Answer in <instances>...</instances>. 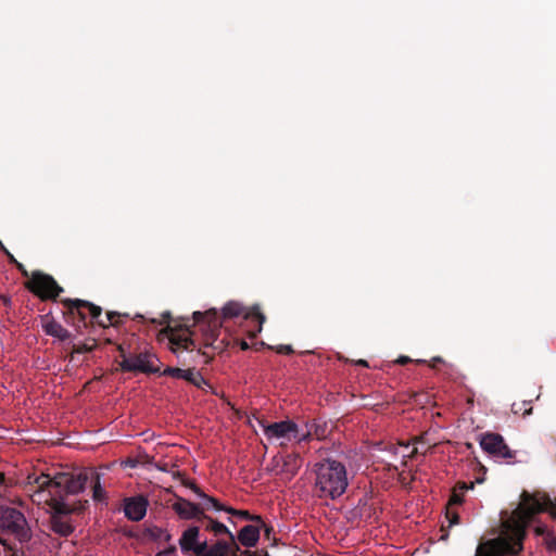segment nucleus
Returning a JSON list of instances; mask_svg holds the SVG:
<instances>
[{
	"label": "nucleus",
	"mask_w": 556,
	"mask_h": 556,
	"mask_svg": "<svg viewBox=\"0 0 556 556\" xmlns=\"http://www.w3.org/2000/svg\"><path fill=\"white\" fill-rule=\"evenodd\" d=\"M239 318L245 321L251 320L256 324L255 329L251 331L252 337H256V334L262 331L265 316L262 314L257 305L247 307L240 302L229 301L223 306L220 314L216 308H210L204 313H193L194 321L197 324H202L201 330L204 336V345L211 346L218 352L224 350V340L216 344L223 321Z\"/></svg>",
	"instance_id": "2"
},
{
	"label": "nucleus",
	"mask_w": 556,
	"mask_h": 556,
	"mask_svg": "<svg viewBox=\"0 0 556 556\" xmlns=\"http://www.w3.org/2000/svg\"><path fill=\"white\" fill-rule=\"evenodd\" d=\"M31 501L38 505H48L51 509L50 528L61 535L68 536L74 527L67 516L77 510L67 504V495H76L83 492L88 480V471H58L28 476Z\"/></svg>",
	"instance_id": "1"
},
{
	"label": "nucleus",
	"mask_w": 556,
	"mask_h": 556,
	"mask_svg": "<svg viewBox=\"0 0 556 556\" xmlns=\"http://www.w3.org/2000/svg\"><path fill=\"white\" fill-rule=\"evenodd\" d=\"M480 446L485 453L494 457L505 459L515 457V452L508 447L504 438L498 433L486 432L481 434Z\"/></svg>",
	"instance_id": "7"
},
{
	"label": "nucleus",
	"mask_w": 556,
	"mask_h": 556,
	"mask_svg": "<svg viewBox=\"0 0 556 556\" xmlns=\"http://www.w3.org/2000/svg\"><path fill=\"white\" fill-rule=\"evenodd\" d=\"M208 547L210 546L206 541L201 543L197 542L194 548H192L191 551L194 553L195 556H206Z\"/></svg>",
	"instance_id": "29"
},
{
	"label": "nucleus",
	"mask_w": 556,
	"mask_h": 556,
	"mask_svg": "<svg viewBox=\"0 0 556 556\" xmlns=\"http://www.w3.org/2000/svg\"><path fill=\"white\" fill-rule=\"evenodd\" d=\"M152 355L148 352L130 355L119 362V369L124 372H143V374H157L160 367L154 366L150 358Z\"/></svg>",
	"instance_id": "9"
},
{
	"label": "nucleus",
	"mask_w": 556,
	"mask_h": 556,
	"mask_svg": "<svg viewBox=\"0 0 556 556\" xmlns=\"http://www.w3.org/2000/svg\"><path fill=\"white\" fill-rule=\"evenodd\" d=\"M475 484L473 482L466 483L463 481H459L455 484V486L452 489V493L448 500L447 505L454 506V505H460L464 502V493L467 490L473 489Z\"/></svg>",
	"instance_id": "22"
},
{
	"label": "nucleus",
	"mask_w": 556,
	"mask_h": 556,
	"mask_svg": "<svg viewBox=\"0 0 556 556\" xmlns=\"http://www.w3.org/2000/svg\"><path fill=\"white\" fill-rule=\"evenodd\" d=\"M441 363H443V358H442V357H440V356H435V357H433V358L430 361L429 366H430L431 368H435V367H437V365H438V364H441Z\"/></svg>",
	"instance_id": "36"
},
{
	"label": "nucleus",
	"mask_w": 556,
	"mask_h": 556,
	"mask_svg": "<svg viewBox=\"0 0 556 556\" xmlns=\"http://www.w3.org/2000/svg\"><path fill=\"white\" fill-rule=\"evenodd\" d=\"M199 522H201L202 527L206 531L212 532L216 536L225 534L230 539V542L235 544V535L224 523L211 518L205 514H203Z\"/></svg>",
	"instance_id": "15"
},
{
	"label": "nucleus",
	"mask_w": 556,
	"mask_h": 556,
	"mask_svg": "<svg viewBox=\"0 0 556 556\" xmlns=\"http://www.w3.org/2000/svg\"><path fill=\"white\" fill-rule=\"evenodd\" d=\"M544 543L549 552L556 551V536L553 533L549 532L544 536Z\"/></svg>",
	"instance_id": "30"
},
{
	"label": "nucleus",
	"mask_w": 556,
	"mask_h": 556,
	"mask_svg": "<svg viewBox=\"0 0 556 556\" xmlns=\"http://www.w3.org/2000/svg\"><path fill=\"white\" fill-rule=\"evenodd\" d=\"M176 551L175 546H172L168 551L163 552L164 554L174 553Z\"/></svg>",
	"instance_id": "48"
},
{
	"label": "nucleus",
	"mask_w": 556,
	"mask_h": 556,
	"mask_svg": "<svg viewBox=\"0 0 556 556\" xmlns=\"http://www.w3.org/2000/svg\"><path fill=\"white\" fill-rule=\"evenodd\" d=\"M15 542L16 541L12 542L10 539L0 535V544L9 552L8 556H28L23 545L17 547Z\"/></svg>",
	"instance_id": "26"
},
{
	"label": "nucleus",
	"mask_w": 556,
	"mask_h": 556,
	"mask_svg": "<svg viewBox=\"0 0 556 556\" xmlns=\"http://www.w3.org/2000/svg\"><path fill=\"white\" fill-rule=\"evenodd\" d=\"M210 361H211V358H206V359L204 361V363H205V364H207V363H210Z\"/></svg>",
	"instance_id": "53"
},
{
	"label": "nucleus",
	"mask_w": 556,
	"mask_h": 556,
	"mask_svg": "<svg viewBox=\"0 0 556 556\" xmlns=\"http://www.w3.org/2000/svg\"><path fill=\"white\" fill-rule=\"evenodd\" d=\"M143 538L154 542H168L172 535L164 529L157 526H150L144 529Z\"/></svg>",
	"instance_id": "23"
},
{
	"label": "nucleus",
	"mask_w": 556,
	"mask_h": 556,
	"mask_svg": "<svg viewBox=\"0 0 556 556\" xmlns=\"http://www.w3.org/2000/svg\"><path fill=\"white\" fill-rule=\"evenodd\" d=\"M477 556H493L490 551H484L482 546L477 549Z\"/></svg>",
	"instance_id": "37"
},
{
	"label": "nucleus",
	"mask_w": 556,
	"mask_h": 556,
	"mask_svg": "<svg viewBox=\"0 0 556 556\" xmlns=\"http://www.w3.org/2000/svg\"><path fill=\"white\" fill-rule=\"evenodd\" d=\"M148 501L143 496L129 497L125 500V516L132 521H140L147 514Z\"/></svg>",
	"instance_id": "12"
},
{
	"label": "nucleus",
	"mask_w": 556,
	"mask_h": 556,
	"mask_svg": "<svg viewBox=\"0 0 556 556\" xmlns=\"http://www.w3.org/2000/svg\"><path fill=\"white\" fill-rule=\"evenodd\" d=\"M521 405H522V406H525V405H527V403H526V402H522L520 405H518V404L514 403V404L511 405V410H513L515 414H518V413L521 410V408H522V407H521Z\"/></svg>",
	"instance_id": "40"
},
{
	"label": "nucleus",
	"mask_w": 556,
	"mask_h": 556,
	"mask_svg": "<svg viewBox=\"0 0 556 556\" xmlns=\"http://www.w3.org/2000/svg\"><path fill=\"white\" fill-rule=\"evenodd\" d=\"M198 356H205V353H201L200 350L197 352Z\"/></svg>",
	"instance_id": "52"
},
{
	"label": "nucleus",
	"mask_w": 556,
	"mask_h": 556,
	"mask_svg": "<svg viewBox=\"0 0 556 556\" xmlns=\"http://www.w3.org/2000/svg\"><path fill=\"white\" fill-rule=\"evenodd\" d=\"M117 350H118V352H119V356H121L122 361H123V359H125V358H129V356H127L126 351H125V349L123 348V345H121V344H119V345L117 346Z\"/></svg>",
	"instance_id": "41"
},
{
	"label": "nucleus",
	"mask_w": 556,
	"mask_h": 556,
	"mask_svg": "<svg viewBox=\"0 0 556 556\" xmlns=\"http://www.w3.org/2000/svg\"><path fill=\"white\" fill-rule=\"evenodd\" d=\"M417 363H426V361L417 359Z\"/></svg>",
	"instance_id": "54"
},
{
	"label": "nucleus",
	"mask_w": 556,
	"mask_h": 556,
	"mask_svg": "<svg viewBox=\"0 0 556 556\" xmlns=\"http://www.w3.org/2000/svg\"><path fill=\"white\" fill-rule=\"evenodd\" d=\"M418 453V448L417 447H414L410 452V454L408 455L410 458H413L416 454Z\"/></svg>",
	"instance_id": "46"
},
{
	"label": "nucleus",
	"mask_w": 556,
	"mask_h": 556,
	"mask_svg": "<svg viewBox=\"0 0 556 556\" xmlns=\"http://www.w3.org/2000/svg\"><path fill=\"white\" fill-rule=\"evenodd\" d=\"M534 532L536 535H540V536H546L547 533H549V531L547 530L546 526L544 525H539L534 528Z\"/></svg>",
	"instance_id": "33"
},
{
	"label": "nucleus",
	"mask_w": 556,
	"mask_h": 556,
	"mask_svg": "<svg viewBox=\"0 0 556 556\" xmlns=\"http://www.w3.org/2000/svg\"><path fill=\"white\" fill-rule=\"evenodd\" d=\"M5 256L10 264L15 265L18 262L10 251H5Z\"/></svg>",
	"instance_id": "39"
},
{
	"label": "nucleus",
	"mask_w": 556,
	"mask_h": 556,
	"mask_svg": "<svg viewBox=\"0 0 556 556\" xmlns=\"http://www.w3.org/2000/svg\"><path fill=\"white\" fill-rule=\"evenodd\" d=\"M239 345H240V349L243 350V351H247V350L250 349L249 343L247 341H244V340H240Z\"/></svg>",
	"instance_id": "42"
},
{
	"label": "nucleus",
	"mask_w": 556,
	"mask_h": 556,
	"mask_svg": "<svg viewBox=\"0 0 556 556\" xmlns=\"http://www.w3.org/2000/svg\"><path fill=\"white\" fill-rule=\"evenodd\" d=\"M309 435V432L307 434H303L301 438H299V440H305L307 437Z\"/></svg>",
	"instance_id": "50"
},
{
	"label": "nucleus",
	"mask_w": 556,
	"mask_h": 556,
	"mask_svg": "<svg viewBox=\"0 0 556 556\" xmlns=\"http://www.w3.org/2000/svg\"><path fill=\"white\" fill-rule=\"evenodd\" d=\"M162 317H163V320H162V321H156V319H151V321H152L153 324H160V325H162V324H168V323H169V319H170V314H169V313H164V314L162 315Z\"/></svg>",
	"instance_id": "35"
},
{
	"label": "nucleus",
	"mask_w": 556,
	"mask_h": 556,
	"mask_svg": "<svg viewBox=\"0 0 556 556\" xmlns=\"http://www.w3.org/2000/svg\"><path fill=\"white\" fill-rule=\"evenodd\" d=\"M315 488L319 497L336 500L349 485L345 466L334 459H324L315 465Z\"/></svg>",
	"instance_id": "3"
},
{
	"label": "nucleus",
	"mask_w": 556,
	"mask_h": 556,
	"mask_svg": "<svg viewBox=\"0 0 556 556\" xmlns=\"http://www.w3.org/2000/svg\"><path fill=\"white\" fill-rule=\"evenodd\" d=\"M135 319H144V317H143L142 315H140V314H137V315L135 316Z\"/></svg>",
	"instance_id": "49"
},
{
	"label": "nucleus",
	"mask_w": 556,
	"mask_h": 556,
	"mask_svg": "<svg viewBox=\"0 0 556 556\" xmlns=\"http://www.w3.org/2000/svg\"><path fill=\"white\" fill-rule=\"evenodd\" d=\"M88 341H90L91 344H89L87 342L83 343V344H74L72 354H74V353L83 354V353L92 352L97 348V341L94 339H88Z\"/></svg>",
	"instance_id": "27"
},
{
	"label": "nucleus",
	"mask_w": 556,
	"mask_h": 556,
	"mask_svg": "<svg viewBox=\"0 0 556 556\" xmlns=\"http://www.w3.org/2000/svg\"><path fill=\"white\" fill-rule=\"evenodd\" d=\"M169 330L170 350L178 357L182 351H193L197 348L194 340L191 339L187 333L174 332L172 328H169Z\"/></svg>",
	"instance_id": "14"
},
{
	"label": "nucleus",
	"mask_w": 556,
	"mask_h": 556,
	"mask_svg": "<svg viewBox=\"0 0 556 556\" xmlns=\"http://www.w3.org/2000/svg\"><path fill=\"white\" fill-rule=\"evenodd\" d=\"M159 374L177 379H182L185 377V369L178 367H167L162 372L160 371Z\"/></svg>",
	"instance_id": "28"
},
{
	"label": "nucleus",
	"mask_w": 556,
	"mask_h": 556,
	"mask_svg": "<svg viewBox=\"0 0 556 556\" xmlns=\"http://www.w3.org/2000/svg\"><path fill=\"white\" fill-rule=\"evenodd\" d=\"M239 542L245 547H253L260 540V527L248 525L238 533Z\"/></svg>",
	"instance_id": "17"
},
{
	"label": "nucleus",
	"mask_w": 556,
	"mask_h": 556,
	"mask_svg": "<svg viewBox=\"0 0 556 556\" xmlns=\"http://www.w3.org/2000/svg\"><path fill=\"white\" fill-rule=\"evenodd\" d=\"M25 288L41 301L56 300L64 289L56 280L46 273L35 270L25 282Z\"/></svg>",
	"instance_id": "6"
},
{
	"label": "nucleus",
	"mask_w": 556,
	"mask_h": 556,
	"mask_svg": "<svg viewBox=\"0 0 556 556\" xmlns=\"http://www.w3.org/2000/svg\"><path fill=\"white\" fill-rule=\"evenodd\" d=\"M264 433L268 439H298L299 438V429L298 425L291 420H283L279 422H273L269 425L263 426Z\"/></svg>",
	"instance_id": "10"
},
{
	"label": "nucleus",
	"mask_w": 556,
	"mask_h": 556,
	"mask_svg": "<svg viewBox=\"0 0 556 556\" xmlns=\"http://www.w3.org/2000/svg\"><path fill=\"white\" fill-rule=\"evenodd\" d=\"M0 535L12 536L21 545L29 542L31 530L22 511L10 506H0Z\"/></svg>",
	"instance_id": "5"
},
{
	"label": "nucleus",
	"mask_w": 556,
	"mask_h": 556,
	"mask_svg": "<svg viewBox=\"0 0 556 556\" xmlns=\"http://www.w3.org/2000/svg\"><path fill=\"white\" fill-rule=\"evenodd\" d=\"M205 508V505H197L182 497H178L177 501L173 504V509L176 511V514L181 519L186 520L195 519L197 521H200Z\"/></svg>",
	"instance_id": "11"
},
{
	"label": "nucleus",
	"mask_w": 556,
	"mask_h": 556,
	"mask_svg": "<svg viewBox=\"0 0 556 556\" xmlns=\"http://www.w3.org/2000/svg\"><path fill=\"white\" fill-rule=\"evenodd\" d=\"M185 485L189 486L199 497L203 498L205 503L203 505L206 506L205 509H208L211 505L214 509L218 511H226L230 508V506L223 505L217 498L205 494L195 483L187 482Z\"/></svg>",
	"instance_id": "20"
},
{
	"label": "nucleus",
	"mask_w": 556,
	"mask_h": 556,
	"mask_svg": "<svg viewBox=\"0 0 556 556\" xmlns=\"http://www.w3.org/2000/svg\"><path fill=\"white\" fill-rule=\"evenodd\" d=\"M410 362H412V359L408 356H400L396 359V363L400 364V365H406V364H408Z\"/></svg>",
	"instance_id": "38"
},
{
	"label": "nucleus",
	"mask_w": 556,
	"mask_h": 556,
	"mask_svg": "<svg viewBox=\"0 0 556 556\" xmlns=\"http://www.w3.org/2000/svg\"><path fill=\"white\" fill-rule=\"evenodd\" d=\"M14 266L20 270L22 276H24L26 278H30L29 273L27 271V269L25 268V266L22 263L17 262Z\"/></svg>",
	"instance_id": "34"
},
{
	"label": "nucleus",
	"mask_w": 556,
	"mask_h": 556,
	"mask_svg": "<svg viewBox=\"0 0 556 556\" xmlns=\"http://www.w3.org/2000/svg\"><path fill=\"white\" fill-rule=\"evenodd\" d=\"M185 485L189 486L199 497L203 498L205 503L203 505L206 506L205 509H208L211 505L214 509L218 511H226L230 508V506L223 505L217 498L205 494L195 483L187 482Z\"/></svg>",
	"instance_id": "19"
},
{
	"label": "nucleus",
	"mask_w": 556,
	"mask_h": 556,
	"mask_svg": "<svg viewBox=\"0 0 556 556\" xmlns=\"http://www.w3.org/2000/svg\"><path fill=\"white\" fill-rule=\"evenodd\" d=\"M521 500V506L518 507L514 513L518 518V528L520 532L518 542L515 543V545L518 546V551L521 549V538L523 535V529L531 521L534 515L548 511L554 518H556V504L551 500L549 496L543 495L540 498L535 495L523 492ZM511 553H517V549H514Z\"/></svg>",
	"instance_id": "4"
},
{
	"label": "nucleus",
	"mask_w": 556,
	"mask_h": 556,
	"mask_svg": "<svg viewBox=\"0 0 556 556\" xmlns=\"http://www.w3.org/2000/svg\"><path fill=\"white\" fill-rule=\"evenodd\" d=\"M199 527L191 526L182 532V535L179 539V545L181 551L190 552L192 548H194V545L199 536Z\"/></svg>",
	"instance_id": "21"
},
{
	"label": "nucleus",
	"mask_w": 556,
	"mask_h": 556,
	"mask_svg": "<svg viewBox=\"0 0 556 556\" xmlns=\"http://www.w3.org/2000/svg\"><path fill=\"white\" fill-rule=\"evenodd\" d=\"M0 299L2 300V302H3V304H4V305H7V306H8V305H10V304H11V300H10L8 296H5V295H1V296H0Z\"/></svg>",
	"instance_id": "43"
},
{
	"label": "nucleus",
	"mask_w": 556,
	"mask_h": 556,
	"mask_svg": "<svg viewBox=\"0 0 556 556\" xmlns=\"http://www.w3.org/2000/svg\"><path fill=\"white\" fill-rule=\"evenodd\" d=\"M275 350L278 354H283V355H290V354L294 353L293 348L289 344H280L278 346H276Z\"/></svg>",
	"instance_id": "32"
},
{
	"label": "nucleus",
	"mask_w": 556,
	"mask_h": 556,
	"mask_svg": "<svg viewBox=\"0 0 556 556\" xmlns=\"http://www.w3.org/2000/svg\"><path fill=\"white\" fill-rule=\"evenodd\" d=\"M446 518L448 520V527L459 523V515L457 511L451 510L450 506L446 509Z\"/></svg>",
	"instance_id": "31"
},
{
	"label": "nucleus",
	"mask_w": 556,
	"mask_h": 556,
	"mask_svg": "<svg viewBox=\"0 0 556 556\" xmlns=\"http://www.w3.org/2000/svg\"><path fill=\"white\" fill-rule=\"evenodd\" d=\"M68 299H62L61 303L64 305L66 311H64L63 315L65 318V321L68 324H72L74 327H76L77 331L80 332L81 327H87L86 324V313L85 311L87 307H77L66 303Z\"/></svg>",
	"instance_id": "13"
},
{
	"label": "nucleus",
	"mask_w": 556,
	"mask_h": 556,
	"mask_svg": "<svg viewBox=\"0 0 556 556\" xmlns=\"http://www.w3.org/2000/svg\"><path fill=\"white\" fill-rule=\"evenodd\" d=\"M227 513L230 514L231 516H236V517H239L241 519H244V520H251V521H254L258 525H262L263 527H265V532L266 534L268 535L269 532H270V528H267L263 520H262V517L258 516V515H251L248 510H240V509H235L232 507H230L229 509H227Z\"/></svg>",
	"instance_id": "24"
},
{
	"label": "nucleus",
	"mask_w": 556,
	"mask_h": 556,
	"mask_svg": "<svg viewBox=\"0 0 556 556\" xmlns=\"http://www.w3.org/2000/svg\"><path fill=\"white\" fill-rule=\"evenodd\" d=\"M531 413H532V407L530 406V407H528V408H525V410H523V414H522V415H523V416H527V415H530Z\"/></svg>",
	"instance_id": "45"
},
{
	"label": "nucleus",
	"mask_w": 556,
	"mask_h": 556,
	"mask_svg": "<svg viewBox=\"0 0 556 556\" xmlns=\"http://www.w3.org/2000/svg\"><path fill=\"white\" fill-rule=\"evenodd\" d=\"M5 477H4V473H0V483H2L4 481Z\"/></svg>",
	"instance_id": "51"
},
{
	"label": "nucleus",
	"mask_w": 556,
	"mask_h": 556,
	"mask_svg": "<svg viewBox=\"0 0 556 556\" xmlns=\"http://www.w3.org/2000/svg\"><path fill=\"white\" fill-rule=\"evenodd\" d=\"M0 250L5 254V251H9L5 245L0 241Z\"/></svg>",
	"instance_id": "47"
},
{
	"label": "nucleus",
	"mask_w": 556,
	"mask_h": 556,
	"mask_svg": "<svg viewBox=\"0 0 556 556\" xmlns=\"http://www.w3.org/2000/svg\"><path fill=\"white\" fill-rule=\"evenodd\" d=\"M42 329L46 334L58 338L61 341H65L72 338L71 332L64 328L60 323L51 319L42 324Z\"/></svg>",
	"instance_id": "18"
},
{
	"label": "nucleus",
	"mask_w": 556,
	"mask_h": 556,
	"mask_svg": "<svg viewBox=\"0 0 556 556\" xmlns=\"http://www.w3.org/2000/svg\"><path fill=\"white\" fill-rule=\"evenodd\" d=\"M66 303L72 304L77 307H87L89 311V314L92 319H96V323L98 326L102 328H108L109 326L117 327L119 325V320H116V317H128V314H121L114 311H109L106 313L105 320L100 319V316L102 314V308L89 301L75 299V300H67Z\"/></svg>",
	"instance_id": "8"
},
{
	"label": "nucleus",
	"mask_w": 556,
	"mask_h": 556,
	"mask_svg": "<svg viewBox=\"0 0 556 556\" xmlns=\"http://www.w3.org/2000/svg\"><path fill=\"white\" fill-rule=\"evenodd\" d=\"M355 364L358 366L368 367V362L365 359H358Z\"/></svg>",
	"instance_id": "44"
},
{
	"label": "nucleus",
	"mask_w": 556,
	"mask_h": 556,
	"mask_svg": "<svg viewBox=\"0 0 556 556\" xmlns=\"http://www.w3.org/2000/svg\"><path fill=\"white\" fill-rule=\"evenodd\" d=\"M73 471H88V481L92 484V498L96 502H102L105 500V491L103 490L100 482V473L91 468L74 469Z\"/></svg>",
	"instance_id": "16"
},
{
	"label": "nucleus",
	"mask_w": 556,
	"mask_h": 556,
	"mask_svg": "<svg viewBox=\"0 0 556 556\" xmlns=\"http://www.w3.org/2000/svg\"><path fill=\"white\" fill-rule=\"evenodd\" d=\"M182 379L200 389H202L204 386H208V382L205 380V378L193 368L185 369V377Z\"/></svg>",
	"instance_id": "25"
}]
</instances>
